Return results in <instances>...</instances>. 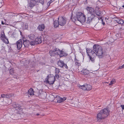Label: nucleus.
Returning <instances> with one entry per match:
<instances>
[{"label":"nucleus","mask_w":124,"mask_h":124,"mask_svg":"<svg viewBox=\"0 0 124 124\" xmlns=\"http://www.w3.org/2000/svg\"><path fill=\"white\" fill-rule=\"evenodd\" d=\"M59 25V23L58 22V21L55 20L54 23V27L55 28H57Z\"/></svg>","instance_id":"nucleus-24"},{"label":"nucleus","mask_w":124,"mask_h":124,"mask_svg":"<svg viewBox=\"0 0 124 124\" xmlns=\"http://www.w3.org/2000/svg\"><path fill=\"white\" fill-rule=\"evenodd\" d=\"M35 41L36 44H38L41 43L42 42L41 37H38L35 39Z\"/></svg>","instance_id":"nucleus-16"},{"label":"nucleus","mask_w":124,"mask_h":124,"mask_svg":"<svg viewBox=\"0 0 124 124\" xmlns=\"http://www.w3.org/2000/svg\"><path fill=\"white\" fill-rule=\"evenodd\" d=\"M101 21H102V24L103 25H105V23L104 22H103V19H101Z\"/></svg>","instance_id":"nucleus-38"},{"label":"nucleus","mask_w":124,"mask_h":124,"mask_svg":"<svg viewBox=\"0 0 124 124\" xmlns=\"http://www.w3.org/2000/svg\"><path fill=\"white\" fill-rule=\"evenodd\" d=\"M65 67L66 68V67H67V65L66 64V65H65Z\"/></svg>","instance_id":"nucleus-41"},{"label":"nucleus","mask_w":124,"mask_h":124,"mask_svg":"<svg viewBox=\"0 0 124 124\" xmlns=\"http://www.w3.org/2000/svg\"><path fill=\"white\" fill-rule=\"evenodd\" d=\"M93 50L90 48L86 49V53L89 57V61L94 63L96 56L101 58L103 57L104 53L102 47L100 45L96 44L93 47Z\"/></svg>","instance_id":"nucleus-1"},{"label":"nucleus","mask_w":124,"mask_h":124,"mask_svg":"<svg viewBox=\"0 0 124 124\" xmlns=\"http://www.w3.org/2000/svg\"><path fill=\"white\" fill-rule=\"evenodd\" d=\"M46 82L50 85L53 84L55 81V77L54 76L48 75L46 79Z\"/></svg>","instance_id":"nucleus-4"},{"label":"nucleus","mask_w":124,"mask_h":124,"mask_svg":"<svg viewBox=\"0 0 124 124\" xmlns=\"http://www.w3.org/2000/svg\"><path fill=\"white\" fill-rule=\"evenodd\" d=\"M76 16L78 21L81 23H83L85 21V16L83 13L81 12H78L76 13Z\"/></svg>","instance_id":"nucleus-3"},{"label":"nucleus","mask_w":124,"mask_h":124,"mask_svg":"<svg viewBox=\"0 0 124 124\" xmlns=\"http://www.w3.org/2000/svg\"><path fill=\"white\" fill-rule=\"evenodd\" d=\"M23 44L25 47H27L29 46V41L28 40L24 41L23 42Z\"/></svg>","instance_id":"nucleus-20"},{"label":"nucleus","mask_w":124,"mask_h":124,"mask_svg":"<svg viewBox=\"0 0 124 124\" xmlns=\"http://www.w3.org/2000/svg\"><path fill=\"white\" fill-rule=\"evenodd\" d=\"M45 26L44 24H42L39 25L38 27V29L40 31H43L45 29Z\"/></svg>","instance_id":"nucleus-15"},{"label":"nucleus","mask_w":124,"mask_h":124,"mask_svg":"<svg viewBox=\"0 0 124 124\" xmlns=\"http://www.w3.org/2000/svg\"><path fill=\"white\" fill-rule=\"evenodd\" d=\"M36 4V2L35 1H32L29 4V6L30 7H32L34 6Z\"/></svg>","instance_id":"nucleus-21"},{"label":"nucleus","mask_w":124,"mask_h":124,"mask_svg":"<svg viewBox=\"0 0 124 124\" xmlns=\"http://www.w3.org/2000/svg\"><path fill=\"white\" fill-rule=\"evenodd\" d=\"M60 71V69L58 68H56L55 73L56 74L59 73Z\"/></svg>","instance_id":"nucleus-32"},{"label":"nucleus","mask_w":124,"mask_h":124,"mask_svg":"<svg viewBox=\"0 0 124 124\" xmlns=\"http://www.w3.org/2000/svg\"><path fill=\"white\" fill-rule=\"evenodd\" d=\"M54 0H50L49 2H48V4H49V5H50V4L52 3V2Z\"/></svg>","instance_id":"nucleus-36"},{"label":"nucleus","mask_w":124,"mask_h":124,"mask_svg":"<svg viewBox=\"0 0 124 124\" xmlns=\"http://www.w3.org/2000/svg\"><path fill=\"white\" fill-rule=\"evenodd\" d=\"M0 38L6 44H8L9 43V42L8 39H7L5 35L4 32H1L0 35Z\"/></svg>","instance_id":"nucleus-8"},{"label":"nucleus","mask_w":124,"mask_h":124,"mask_svg":"<svg viewBox=\"0 0 124 124\" xmlns=\"http://www.w3.org/2000/svg\"><path fill=\"white\" fill-rule=\"evenodd\" d=\"M28 37L30 39L32 40L35 39V35L33 34H31L28 35Z\"/></svg>","instance_id":"nucleus-23"},{"label":"nucleus","mask_w":124,"mask_h":124,"mask_svg":"<svg viewBox=\"0 0 124 124\" xmlns=\"http://www.w3.org/2000/svg\"><path fill=\"white\" fill-rule=\"evenodd\" d=\"M86 9L88 11V13H89L90 14L95 13L94 12V9L93 8L87 7Z\"/></svg>","instance_id":"nucleus-14"},{"label":"nucleus","mask_w":124,"mask_h":124,"mask_svg":"<svg viewBox=\"0 0 124 124\" xmlns=\"http://www.w3.org/2000/svg\"><path fill=\"white\" fill-rule=\"evenodd\" d=\"M55 77V78H56L58 79L59 77V76L58 74H56Z\"/></svg>","instance_id":"nucleus-34"},{"label":"nucleus","mask_w":124,"mask_h":124,"mask_svg":"<svg viewBox=\"0 0 124 124\" xmlns=\"http://www.w3.org/2000/svg\"><path fill=\"white\" fill-rule=\"evenodd\" d=\"M98 18L99 20H101V19H102L101 16V17H98Z\"/></svg>","instance_id":"nucleus-39"},{"label":"nucleus","mask_w":124,"mask_h":124,"mask_svg":"<svg viewBox=\"0 0 124 124\" xmlns=\"http://www.w3.org/2000/svg\"><path fill=\"white\" fill-rule=\"evenodd\" d=\"M39 2L41 4H43L44 3V0H39Z\"/></svg>","instance_id":"nucleus-33"},{"label":"nucleus","mask_w":124,"mask_h":124,"mask_svg":"<svg viewBox=\"0 0 124 124\" xmlns=\"http://www.w3.org/2000/svg\"><path fill=\"white\" fill-rule=\"evenodd\" d=\"M58 22L60 25L64 26L66 24V20L65 18L61 16H60L58 18Z\"/></svg>","instance_id":"nucleus-6"},{"label":"nucleus","mask_w":124,"mask_h":124,"mask_svg":"<svg viewBox=\"0 0 124 124\" xmlns=\"http://www.w3.org/2000/svg\"><path fill=\"white\" fill-rule=\"evenodd\" d=\"M75 64L78 66H79L80 65V63L77 61V60H75Z\"/></svg>","instance_id":"nucleus-31"},{"label":"nucleus","mask_w":124,"mask_h":124,"mask_svg":"<svg viewBox=\"0 0 124 124\" xmlns=\"http://www.w3.org/2000/svg\"><path fill=\"white\" fill-rule=\"evenodd\" d=\"M29 44L31 46H34L36 44V42L35 41H31L30 42L29 41Z\"/></svg>","instance_id":"nucleus-28"},{"label":"nucleus","mask_w":124,"mask_h":124,"mask_svg":"<svg viewBox=\"0 0 124 124\" xmlns=\"http://www.w3.org/2000/svg\"><path fill=\"white\" fill-rule=\"evenodd\" d=\"M13 93L7 94H2L1 95V97L2 98H8L14 96Z\"/></svg>","instance_id":"nucleus-13"},{"label":"nucleus","mask_w":124,"mask_h":124,"mask_svg":"<svg viewBox=\"0 0 124 124\" xmlns=\"http://www.w3.org/2000/svg\"><path fill=\"white\" fill-rule=\"evenodd\" d=\"M15 106L16 107V109L17 110H20L21 108V107L20 105H16Z\"/></svg>","instance_id":"nucleus-29"},{"label":"nucleus","mask_w":124,"mask_h":124,"mask_svg":"<svg viewBox=\"0 0 124 124\" xmlns=\"http://www.w3.org/2000/svg\"><path fill=\"white\" fill-rule=\"evenodd\" d=\"M56 98L57 99V102L59 103L63 102L66 99V97H63V98H62L60 97V96L58 95L56 96Z\"/></svg>","instance_id":"nucleus-12"},{"label":"nucleus","mask_w":124,"mask_h":124,"mask_svg":"<svg viewBox=\"0 0 124 124\" xmlns=\"http://www.w3.org/2000/svg\"><path fill=\"white\" fill-rule=\"evenodd\" d=\"M28 94L30 95H33L34 94V91L32 88H30L28 91Z\"/></svg>","instance_id":"nucleus-18"},{"label":"nucleus","mask_w":124,"mask_h":124,"mask_svg":"<svg viewBox=\"0 0 124 124\" xmlns=\"http://www.w3.org/2000/svg\"><path fill=\"white\" fill-rule=\"evenodd\" d=\"M16 44L18 49V50L20 49L22 47L23 45L22 40L20 39L16 43Z\"/></svg>","instance_id":"nucleus-10"},{"label":"nucleus","mask_w":124,"mask_h":124,"mask_svg":"<svg viewBox=\"0 0 124 124\" xmlns=\"http://www.w3.org/2000/svg\"><path fill=\"white\" fill-rule=\"evenodd\" d=\"M96 14L97 16H101L102 15L101 11H96Z\"/></svg>","instance_id":"nucleus-25"},{"label":"nucleus","mask_w":124,"mask_h":124,"mask_svg":"<svg viewBox=\"0 0 124 124\" xmlns=\"http://www.w3.org/2000/svg\"><path fill=\"white\" fill-rule=\"evenodd\" d=\"M120 107L122 108V109L123 110L124 109V105H121Z\"/></svg>","instance_id":"nucleus-37"},{"label":"nucleus","mask_w":124,"mask_h":124,"mask_svg":"<svg viewBox=\"0 0 124 124\" xmlns=\"http://www.w3.org/2000/svg\"><path fill=\"white\" fill-rule=\"evenodd\" d=\"M91 16L88 17L87 19V22L88 23H90L92 20L96 16L95 13L94 14H90Z\"/></svg>","instance_id":"nucleus-11"},{"label":"nucleus","mask_w":124,"mask_h":124,"mask_svg":"<svg viewBox=\"0 0 124 124\" xmlns=\"http://www.w3.org/2000/svg\"><path fill=\"white\" fill-rule=\"evenodd\" d=\"M122 7H123V8H124V5H123Z\"/></svg>","instance_id":"nucleus-44"},{"label":"nucleus","mask_w":124,"mask_h":124,"mask_svg":"<svg viewBox=\"0 0 124 124\" xmlns=\"http://www.w3.org/2000/svg\"><path fill=\"white\" fill-rule=\"evenodd\" d=\"M80 88L84 90L90 91L91 90L92 86L86 84H84L83 85L79 86Z\"/></svg>","instance_id":"nucleus-5"},{"label":"nucleus","mask_w":124,"mask_h":124,"mask_svg":"<svg viewBox=\"0 0 124 124\" xmlns=\"http://www.w3.org/2000/svg\"><path fill=\"white\" fill-rule=\"evenodd\" d=\"M37 116H39V114H37Z\"/></svg>","instance_id":"nucleus-43"},{"label":"nucleus","mask_w":124,"mask_h":124,"mask_svg":"<svg viewBox=\"0 0 124 124\" xmlns=\"http://www.w3.org/2000/svg\"><path fill=\"white\" fill-rule=\"evenodd\" d=\"M116 82V81L114 78H112V80L109 84V85H111L113 84H114Z\"/></svg>","instance_id":"nucleus-27"},{"label":"nucleus","mask_w":124,"mask_h":124,"mask_svg":"<svg viewBox=\"0 0 124 124\" xmlns=\"http://www.w3.org/2000/svg\"><path fill=\"white\" fill-rule=\"evenodd\" d=\"M1 23H2V24H4V23H3V21L2 22H1Z\"/></svg>","instance_id":"nucleus-42"},{"label":"nucleus","mask_w":124,"mask_h":124,"mask_svg":"<svg viewBox=\"0 0 124 124\" xmlns=\"http://www.w3.org/2000/svg\"><path fill=\"white\" fill-rule=\"evenodd\" d=\"M123 68H124V67L123 65L121 66H119V67L118 68V69L119 70L120 69H121Z\"/></svg>","instance_id":"nucleus-35"},{"label":"nucleus","mask_w":124,"mask_h":124,"mask_svg":"<svg viewBox=\"0 0 124 124\" xmlns=\"http://www.w3.org/2000/svg\"><path fill=\"white\" fill-rule=\"evenodd\" d=\"M9 72L10 74L13 75L14 73V70L13 68L10 69L9 70Z\"/></svg>","instance_id":"nucleus-30"},{"label":"nucleus","mask_w":124,"mask_h":124,"mask_svg":"<svg viewBox=\"0 0 124 124\" xmlns=\"http://www.w3.org/2000/svg\"><path fill=\"white\" fill-rule=\"evenodd\" d=\"M106 117L101 110L97 114L96 118L98 121L102 120L106 118Z\"/></svg>","instance_id":"nucleus-7"},{"label":"nucleus","mask_w":124,"mask_h":124,"mask_svg":"<svg viewBox=\"0 0 124 124\" xmlns=\"http://www.w3.org/2000/svg\"><path fill=\"white\" fill-rule=\"evenodd\" d=\"M81 72L82 74L85 75H88L89 72V70L86 69H83Z\"/></svg>","instance_id":"nucleus-17"},{"label":"nucleus","mask_w":124,"mask_h":124,"mask_svg":"<svg viewBox=\"0 0 124 124\" xmlns=\"http://www.w3.org/2000/svg\"><path fill=\"white\" fill-rule=\"evenodd\" d=\"M58 65L60 67H62L64 66L65 64L63 61L60 60L58 61Z\"/></svg>","instance_id":"nucleus-19"},{"label":"nucleus","mask_w":124,"mask_h":124,"mask_svg":"<svg viewBox=\"0 0 124 124\" xmlns=\"http://www.w3.org/2000/svg\"><path fill=\"white\" fill-rule=\"evenodd\" d=\"M71 19L72 22H75L77 19V17H76L75 16H72L71 18Z\"/></svg>","instance_id":"nucleus-26"},{"label":"nucleus","mask_w":124,"mask_h":124,"mask_svg":"<svg viewBox=\"0 0 124 124\" xmlns=\"http://www.w3.org/2000/svg\"><path fill=\"white\" fill-rule=\"evenodd\" d=\"M50 55L54 56L56 55H59L60 57L67 56L68 54L62 50H61L57 48H55L53 50H50L49 51Z\"/></svg>","instance_id":"nucleus-2"},{"label":"nucleus","mask_w":124,"mask_h":124,"mask_svg":"<svg viewBox=\"0 0 124 124\" xmlns=\"http://www.w3.org/2000/svg\"><path fill=\"white\" fill-rule=\"evenodd\" d=\"M25 27H26L27 28H28V26L27 25H25Z\"/></svg>","instance_id":"nucleus-40"},{"label":"nucleus","mask_w":124,"mask_h":124,"mask_svg":"<svg viewBox=\"0 0 124 124\" xmlns=\"http://www.w3.org/2000/svg\"><path fill=\"white\" fill-rule=\"evenodd\" d=\"M106 118L109 115L110 111L108 108H104L101 110Z\"/></svg>","instance_id":"nucleus-9"},{"label":"nucleus","mask_w":124,"mask_h":124,"mask_svg":"<svg viewBox=\"0 0 124 124\" xmlns=\"http://www.w3.org/2000/svg\"><path fill=\"white\" fill-rule=\"evenodd\" d=\"M116 22L119 24H122L124 23V20L121 19H117L116 20Z\"/></svg>","instance_id":"nucleus-22"}]
</instances>
